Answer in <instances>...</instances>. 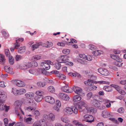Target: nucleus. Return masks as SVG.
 Returning <instances> with one entry per match:
<instances>
[{"label":"nucleus","mask_w":126,"mask_h":126,"mask_svg":"<svg viewBox=\"0 0 126 126\" xmlns=\"http://www.w3.org/2000/svg\"><path fill=\"white\" fill-rule=\"evenodd\" d=\"M70 50L68 49H65L63 50L62 52L64 54H68L70 52Z\"/></svg>","instance_id":"09e8293b"},{"label":"nucleus","mask_w":126,"mask_h":126,"mask_svg":"<svg viewBox=\"0 0 126 126\" xmlns=\"http://www.w3.org/2000/svg\"><path fill=\"white\" fill-rule=\"evenodd\" d=\"M81 97L78 95H75L73 97V101L74 102H77L80 100Z\"/></svg>","instance_id":"c756f323"},{"label":"nucleus","mask_w":126,"mask_h":126,"mask_svg":"<svg viewBox=\"0 0 126 126\" xmlns=\"http://www.w3.org/2000/svg\"><path fill=\"white\" fill-rule=\"evenodd\" d=\"M84 118L87 120L86 122L91 123L94 121V118L93 116L91 115H84Z\"/></svg>","instance_id":"9b49d317"},{"label":"nucleus","mask_w":126,"mask_h":126,"mask_svg":"<svg viewBox=\"0 0 126 126\" xmlns=\"http://www.w3.org/2000/svg\"><path fill=\"white\" fill-rule=\"evenodd\" d=\"M22 104V102L21 101L17 100L16 101L15 103V111L16 113L17 114V115L18 116L20 117V119H22V117L20 116V115L18 113V112L21 111L22 114H24V112L22 110L21 107Z\"/></svg>","instance_id":"f257e3e1"},{"label":"nucleus","mask_w":126,"mask_h":126,"mask_svg":"<svg viewBox=\"0 0 126 126\" xmlns=\"http://www.w3.org/2000/svg\"><path fill=\"white\" fill-rule=\"evenodd\" d=\"M8 61L10 65H12L14 63V59L12 56H9L8 57Z\"/></svg>","instance_id":"cd10ccee"},{"label":"nucleus","mask_w":126,"mask_h":126,"mask_svg":"<svg viewBox=\"0 0 126 126\" xmlns=\"http://www.w3.org/2000/svg\"><path fill=\"white\" fill-rule=\"evenodd\" d=\"M91 103L92 105L95 107H99L100 106V103L97 100L94 99L91 101Z\"/></svg>","instance_id":"2eb2a0df"},{"label":"nucleus","mask_w":126,"mask_h":126,"mask_svg":"<svg viewBox=\"0 0 126 126\" xmlns=\"http://www.w3.org/2000/svg\"><path fill=\"white\" fill-rule=\"evenodd\" d=\"M5 126H7V124L8 122V119L6 118H5L4 119Z\"/></svg>","instance_id":"680f3d73"},{"label":"nucleus","mask_w":126,"mask_h":126,"mask_svg":"<svg viewBox=\"0 0 126 126\" xmlns=\"http://www.w3.org/2000/svg\"><path fill=\"white\" fill-rule=\"evenodd\" d=\"M89 88H90V91L93 90V89H96L97 88L96 86L94 85L92 86H90Z\"/></svg>","instance_id":"0e129e2a"},{"label":"nucleus","mask_w":126,"mask_h":126,"mask_svg":"<svg viewBox=\"0 0 126 126\" xmlns=\"http://www.w3.org/2000/svg\"><path fill=\"white\" fill-rule=\"evenodd\" d=\"M33 57L35 60H37L40 59V56L38 55H36L33 56Z\"/></svg>","instance_id":"4d7b16f0"},{"label":"nucleus","mask_w":126,"mask_h":126,"mask_svg":"<svg viewBox=\"0 0 126 126\" xmlns=\"http://www.w3.org/2000/svg\"><path fill=\"white\" fill-rule=\"evenodd\" d=\"M87 106V104L84 101H81L78 102V110L80 112H81L83 111L84 113L85 111H83V109H83V107H84L86 108Z\"/></svg>","instance_id":"7ed1b4c3"},{"label":"nucleus","mask_w":126,"mask_h":126,"mask_svg":"<svg viewBox=\"0 0 126 126\" xmlns=\"http://www.w3.org/2000/svg\"><path fill=\"white\" fill-rule=\"evenodd\" d=\"M49 115L47 114H44L43 117V120H44V121H47L49 120Z\"/></svg>","instance_id":"4c0bfd02"},{"label":"nucleus","mask_w":126,"mask_h":126,"mask_svg":"<svg viewBox=\"0 0 126 126\" xmlns=\"http://www.w3.org/2000/svg\"><path fill=\"white\" fill-rule=\"evenodd\" d=\"M6 59L4 56L2 54H0V64H4L6 62Z\"/></svg>","instance_id":"aec40b11"},{"label":"nucleus","mask_w":126,"mask_h":126,"mask_svg":"<svg viewBox=\"0 0 126 126\" xmlns=\"http://www.w3.org/2000/svg\"><path fill=\"white\" fill-rule=\"evenodd\" d=\"M48 91L51 93H53L55 91V89L54 87L52 86L49 87L48 88Z\"/></svg>","instance_id":"c9c22d12"},{"label":"nucleus","mask_w":126,"mask_h":126,"mask_svg":"<svg viewBox=\"0 0 126 126\" xmlns=\"http://www.w3.org/2000/svg\"><path fill=\"white\" fill-rule=\"evenodd\" d=\"M78 109L76 107L74 106H73L71 108L68 107L65 110L66 113L68 115H70L73 113L75 114H77L78 113Z\"/></svg>","instance_id":"f03ea898"},{"label":"nucleus","mask_w":126,"mask_h":126,"mask_svg":"<svg viewBox=\"0 0 126 126\" xmlns=\"http://www.w3.org/2000/svg\"><path fill=\"white\" fill-rule=\"evenodd\" d=\"M97 110L95 108L92 107L89 108L88 110L86 108H84L83 111H85L84 113H87L88 111L90 112L95 113L96 112Z\"/></svg>","instance_id":"ddd939ff"},{"label":"nucleus","mask_w":126,"mask_h":126,"mask_svg":"<svg viewBox=\"0 0 126 126\" xmlns=\"http://www.w3.org/2000/svg\"><path fill=\"white\" fill-rule=\"evenodd\" d=\"M103 89L106 91L110 92L112 91V88L109 86H105L103 87Z\"/></svg>","instance_id":"c85d7f7f"},{"label":"nucleus","mask_w":126,"mask_h":126,"mask_svg":"<svg viewBox=\"0 0 126 126\" xmlns=\"http://www.w3.org/2000/svg\"><path fill=\"white\" fill-rule=\"evenodd\" d=\"M5 53L7 57H9V56H10V53L8 49H5Z\"/></svg>","instance_id":"de8ad7c7"},{"label":"nucleus","mask_w":126,"mask_h":126,"mask_svg":"<svg viewBox=\"0 0 126 126\" xmlns=\"http://www.w3.org/2000/svg\"><path fill=\"white\" fill-rule=\"evenodd\" d=\"M42 119L38 122L39 126H45V121Z\"/></svg>","instance_id":"f704fd0d"},{"label":"nucleus","mask_w":126,"mask_h":126,"mask_svg":"<svg viewBox=\"0 0 126 126\" xmlns=\"http://www.w3.org/2000/svg\"><path fill=\"white\" fill-rule=\"evenodd\" d=\"M25 95L27 98L31 99L33 98L34 94L32 92H29L25 94Z\"/></svg>","instance_id":"b1692460"},{"label":"nucleus","mask_w":126,"mask_h":126,"mask_svg":"<svg viewBox=\"0 0 126 126\" xmlns=\"http://www.w3.org/2000/svg\"><path fill=\"white\" fill-rule=\"evenodd\" d=\"M61 66V64L58 62L55 63V67L58 70L60 68Z\"/></svg>","instance_id":"58836bf2"},{"label":"nucleus","mask_w":126,"mask_h":126,"mask_svg":"<svg viewBox=\"0 0 126 126\" xmlns=\"http://www.w3.org/2000/svg\"><path fill=\"white\" fill-rule=\"evenodd\" d=\"M84 83L86 85L90 86L94 84V81L90 79H88L87 80L84 81Z\"/></svg>","instance_id":"dca6fc26"},{"label":"nucleus","mask_w":126,"mask_h":126,"mask_svg":"<svg viewBox=\"0 0 126 126\" xmlns=\"http://www.w3.org/2000/svg\"><path fill=\"white\" fill-rule=\"evenodd\" d=\"M98 70L100 74L104 76L108 75L109 74V71L105 69L100 68L98 69Z\"/></svg>","instance_id":"1a4fd4ad"},{"label":"nucleus","mask_w":126,"mask_h":126,"mask_svg":"<svg viewBox=\"0 0 126 126\" xmlns=\"http://www.w3.org/2000/svg\"><path fill=\"white\" fill-rule=\"evenodd\" d=\"M19 42H18V40H16V43L15 44V48L18 49V47H20V46L19 45Z\"/></svg>","instance_id":"37998d69"},{"label":"nucleus","mask_w":126,"mask_h":126,"mask_svg":"<svg viewBox=\"0 0 126 126\" xmlns=\"http://www.w3.org/2000/svg\"><path fill=\"white\" fill-rule=\"evenodd\" d=\"M58 96L60 99L65 101L68 100L69 99V96L67 94L64 93H60L59 94Z\"/></svg>","instance_id":"0eeeda50"},{"label":"nucleus","mask_w":126,"mask_h":126,"mask_svg":"<svg viewBox=\"0 0 126 126\" xmlns=\"http://www.w3.org/2000/svg\"><path fill=\"white\" fill-rule=\"evenodd\" d=\"M86 60H87L88 61H91L92 60V57L90 55H88L87 56H86Z\"/></svg>","instance_id":"6e6d98bb"},{"label":"nucleus","mask_w":126,"mask_h":126,"mask_svg":"<svg viewBox=\"0 0 126 126\" xmlns=\"http://www.w3.org/2000/svg\"><path fill=\"white\" fill-rule=\"evenodd\" d=\"M56 106L59 107H60L61 106V103L60 101L59 100L56 101Z\"/></svg>","instance_id":"052dcab7"},{"label":"nucleus","mask_w":126,"mask_h":126,"mask_svg":"<svg viewBox=\"0 0 126 126\" xmlns=\"http://www.w3.org/2000/svg\"><path fill=\"white\" fill-rule=\"evenodd\" d=\"M73 123L77 126H83V125L81 123L79 122L78 121H73Z\"/></svg>","instance_id":"e433bc0d"},{"label":"nucleus","mask_w":126,"mask_h":126,"mask_svg":"<svg viewBox=\"0 0 126 126\" xmlns=\"http://www.w3.org/2000/svg\"><path fill=\"white\" fill-rule=\"evenodd\" d=\"M15 126H24V124L21 122H19L16 123Z\"/></svg>","instance_id":"e2e57ef3"},{"label":"nucleus","mask_w":126,"mask_h":126,"mask_svg":"<svg viewBox=\"0 0 126 126\" xmlns=\"http://www.w3.org/2000/svg\"><path fill=\"white\" fill-rule=\"evenodd\" d=\"M24 121L27 124H31L32 123L31 120L32 118L31 117H29L28 118H24Z\"/></svg>","instance_id":"7c9ffc66"},{"label":"nucleus","mask_w":126,"mask_h":126,"mask_svg":"<svg viewBox=\"0 0 126 126\" xmlns=\"http://www.w3.org/2000/svg\"><path fill=\"white\" fill-rule=\"evenodd\" d=\"M28 103L30 104V105H32V107H29L27 108V110L30 111H34L36 109V105L35 104L34 100L32 99H31L29 101Z\"/></svg>","instance_id":"423d86ee"},{"label":"nucleus","mask_w":126,"mask_h":126,"mask_svg":"<svg viewBox=\"0 0 126 126\" xmlns=\"http://www.w3.org/2000/svg\"><path fill=\"white\" fill-rule=\"evenodd\" d=\"M48 115L49 120L50 121H53L55 119V116L54 114L53 113H51L49 114Z\"/></svg>","instance_id":"bb28decb"},{"label":"nucleus","mask_w":126,"mask_h":126,"mask_svg":"<svg viewBox=\"0 0 126 126\" xmlns=\"http://www.w3.org/2000/svg\"><path fill=\"white\" fill-rule=\"evenodd\" d=\"M14 82L16 85L20 87H22L25 86V83L24 82L21 80H15Z\"/></svg>","instance_id":"4468645a"},{"label":"nucleus","mask_w":126,"mask_h":126,"mask_svg":"<svg viewBox=\"0 0 126 126\" xmlns=\"http://www.w3.org/2000/svg\"><path fill=\"white\" fill-rule=\"evenodd\" d=\"M69 56L66 55L61 56L59 58L57 61L59 63H66L69 60Z\"/></svg>","instance_id":"39448f33"},{"label":"nucleus","mask_w":126,"mask_h":126,"mask_svg":"<svg viewBox=\"0 0 126 126\" xmlns=\"http://www.w3.org/2000/svg\"><path fill=\"white\" fill-rule=\"evenodd\" d=\"M41 66L45 70H47L49 69L50 68V65L46 61L44 62H42L41 64Z\"/></svg>","instance_id":"6e6552de"},{"label":"nucleus","mask_w":126,"mask_h":126,"mask_svg":"<svg viewBox=\"0 0 126 126\" xmlns=\"http://www.w3.org/2000/svg\"><path fill=\"white\" fill-rule=\"evenodd\" d=\"M5 71L8 73L13 74L14 72L12 71V69L9 66H5L4 67Z\"/></svg>","instance_id":"f3484780"},{"label":"nucleus","mask_w":126,"mask_h":126,"mask_svg":"<svg viewBox=\"0 0 126 126\" xmlns=\"http://www.w3.org/2000/svg\"><path fill=\"white\" fill-rule=\"evenodd\" d=\"M47 43H48L47 45H46V47L47 48H49L50 47L52 46L53 43H52L50 42L49 43L48 42H47Z\"/></svg>","instance_id":"864d4df0"},{"label":"nucleus","mask_w":126,"mask_h":126,"mask_svg":"<svg viewBox=\"0 0 126 126\" xmlns=\"http://www.w3.org/2000/svg\"><path fill=\"white\" fill-rule=\"evenodd\" d=\"M60 107H59L58 106H54L53 108V109L54 110H56L58 112H59L60 111L59 108Z\"/></svg>","instance_id":"bf43d9fd"},{"label":"nucleus","mask_w":126,"mask_h":126,"mask_svg":"<svg viewBox=\"0 0 126 126\" xmlns=\"http://www.w3.org/2000/svg\"><path fill=\"white\" fill-rule=\"evenodd\" d=\"M31 64V63H25L22 66L21 69L23 70H25L30 67H32V65Z\"/></svg>","instance_id":"a211bd4d"},{"label":"nucleus","mask_w":126,"mask_h":126,"mask_svg":"<svg viewBox=\"0 0 126 126\" xmlns=\"http://www.w3.org/2000/svg\"><path fill=\"white\" fill-rule=\"evenodd\" d=\"M116 90L119 93H120L122 95H124L126 94L125 92L123 90L121 89H117Z\"/></svg>","instance_id":"49530a36"},{"label":"nucleus","mask_w":126,"mask_h":126,"mask_svg":"<svg viewBox=\"0 0 126 126\" xmlns=\"http://www.w3.org/2000/svg\"><path fill=\"white\" fill-rule=\"evenodd\" d=\"M102 115L104 118H107L110 116L109 112L107 111H104L102 113Z\"/></svg>","instance_id":"a878e982"},{"label":"nucleus","mask_w":126,"mask_h":126,"mask_svg":"<svg viewBox=\"0 0 126 126\" xmlns=\"http://www.w3.org/2000/svg\"><path fill=\"white\" fill-rule=\"evenodd\" d=\"M73 89L75 92L81 96H83L85 94L82 89L76 86H74L73 87Z\"/></svg>","instance_id":"20e7f679"},{"label":"nucleus","mask_w":126,"mask_h":126,"mask_svg":"<svg viewBox=\"0 0 126 126\" xmlns=\"http://www.w3.org/2000/svg\"><path fill=\"white\" fill-rule=\"evenodd\" d=\"M6 97V95L5 93L0 89V100H4V99Z\"/></svg>","instance_id":"412c9836"},{"label":"nucleus","mask_w":126,"mask_h":126,"mask_svg":"<svg viewBox=\"0 0 126 126\" xmlns=\"http://www.w3.org/2000/svg\"><path fill=\"white\" fill-rule=\"evenodd\" d=\"M79 57L81 58L86 60V55L84 54H80L79 55Z\"/></svg>","instance_id":"13d9d810"},{"label":"nucleus","mask_w":126,"mask_h":126,"mask_svg":"<svg viewBox=\"0 0 126 126\" xmlns=\"http://www.w3.org/2000/svg\"><path fill=\"white\" fill-rule=\"evenodd\" d=\"M37 85L39 87H43L45 85V83L44 82H40L37 83Z\"/></svg>","instance_id":"c03bdc74"},{"label":"nucleus","mask_w":126,"mask_h":126,"mask_svg":"<svg viewBox=\"0 0 126 126\" xmlns=\"http://www.w3.org/2000/svg\"><path fill=\"white\" fill-rule=\"evenodd\" d=\"M103 53L102 51L100 50H95L92 52V53L95 56H97Z\"/></svg>","instance_id":"473e14b6"},{"label":"nucleus","mask_w":126,"mask_h":126,"mask_svg":"<svg viewBox=\"0 0 126 126\" xmlns=\"http://www.w3.org/2000/svg\"><path fill=\"white\" fill-rule=\"evenodd\" d=\"M110 56L111 58L117 62H121L122 61V59L117 55H111Z\"/></svg>","instance_id":"6ab92c4d"},{"label":"nucleus","mask_w":126,"mask_h":126,"mask_svg":"<svg viewBox=\"0 0 126 126\" xmlns=\"http://www.w3.org/2000/svg\"><path fill=\"white\" fill-rule=\"evenodd\" d=\"M12 92L14 94L16 95H19V90L15 88H13Z\"/></svg>","instance_id":"72a5a7b5"},{"label":"nucleus","mask_w":126,"mask_h":126,"mask_svg":"<svg viewBox=\"0 0 126 126\" xmlns=\"http://www.w3.org/2000/svg\"><path fill=\"white\" fill-rule=\"evenodd\" d=\"M26 92V90L24 89H20L19 90V95H21L25 93Z\"/></svg>","instance_id":"a19ab883"},{"label":"nucleus","mask_w":126,"mask_h":126,"mask_svg":"<svg viewBox=\"0 0 126 126\" xmlns=\"http://www.w3.org/2000/svg\"><path fill=\"white\" fill-rule=\"evenodd\" d=\"M4 100H0V110H3L5 109V105L3 104Z\"/></svg>","instance_id":"393cba45"},{"label":"nucleus","mask_w":126,"mask_h":126,"mask_svg":"<svg viewBox=\"0 0 126 126\" xmlns=\"http://www.w3.org/2000/svg\"><path fill=\"white\" fill-rule=\"evenodd\" d=\"M92 93L91 92H90L88 93L87 94V96L88 98L90 99L91 98L92 95Z\"/></svg>","instance_id":"69168bd1"},{"label":"nucleus","mask_w":126,"mask_h":126,"mask_svg":"<svg viewBox=\"0 0 126 126\" xmlns=\"http://www.w3.org/2000/svg\"><path fill=\"white\" fill-rule=\"evenodd\" d=\"M44 93L43 92L41 91H36V95H41L43 96Z\"/></svg>","instance_id":"ea45409f"},{"label":"nucleus","mask_w":126,"mask_h":126,"mask_svg":"<svg viewBox=\"0 0 126 126\" xmlns=\"http://www.w3.org/2000/svg\"><path fill=\"white\" fill-rule=\"evenodd\" d=\"M120 83L122 84L126 85V80H121Z\"/></svg>","instance_id":"774afa93"},{"label":"nucleus","mask_w":126,"mask_h":126,"mask_svg":"<svg viewBox=\"0 0 126 126\" xmlns=\"http://www.w3.org/2000/svg\"><path fill=\"white\" fill-rule=\"evenodd\" d=\"M43 98V96L36 95L34 98V99L37 102H40L42 100Z\"/></svg>","instance_id":"5701e85b"},{"label":"nucleus","mask_w":126,"mask_h":126,"mask_svg":"<svg viewBox=\"0 0 126 126\" xmlns=\"http://www.w3.org/2000/svg\"><path fill=\"white\" fill-rule=\"evenodd\" d=\"M62 91L67 93H71L73 92L72 89L68 86H63L62 87Z\"/></svg>","instance_id":"9d476101"},{"label":"nucleus","mask_w":126,"mask_h":126,"mask_svg":"<svg viewBox=\"0 0 126 126\" xmlns=\"http://www.w3.org/2000/svg\"><path fill=\"white\" fill-rule=\"evenodd\" d=\"M25 51V47H22L19 48L18 50V51L20 53H23Z\"/></svg>","instance_id":"2f4dec72"},{"label":"nucleus","mask_w":126,"mask_h":126,"mask_svg":"<svg viewBox=\"0 0 126 126\" xmlns=\"http://www.w3.org/2000/svg\"><path fill=\"white\" fill-rule=\"evenodd\" d=\"M45 101L51 104H53L55 102L54 99L50 96H47L45 97Z\"/></svg>","instance_id":"f8f14e48"},{"label":"nucleus","mask_w":126,"mask_h":126,"mask_svg":"<svg viewBox=\"0 0 126 126\" xmlns=\"http://www.w3.org/2000/svg\"><path fill=\"white\" fill-rule=\"evenodd\" d=\"M118 111L120 113H122L124 112V109L123 108L121 107L118 110Z\"/></svg>","instance_id":"603ef678"},{"label":"nucleus","mask_w":126,"mask_h":126,"mask_svg":"<svg viewBox=\"0 0 126 126\" xmlns=\"http://www.w3.org/2000/svg\"><path fill=\"white\" fill-rule=\"evenodd\" d=\"M59 77L61 79L63 80L66 79V76L63 74H59Z\"/></svg>","instance_id":"a18cd8bd"},{"label":"nucleus","mask_w":126,"mask_h":126,"mask_svg":"<svg viewBox=\"0 0 126 126\" xmlns=\"http://www.w3.org/2000/svg\"><path fill=\"white\" fill-rule=\"evenodd\" d=\"M42 44V43L41 42H40L38 43H37L36 44L32 45V47L33 48L32 50H33L35 49L38 48L39 46H41Z\"/></svg>","instance_id":"4be33fe9"},{"label":"nucleus","mask_w":126,"mask_h":126,"mask_svg":"<svg viewBox=\"0 0 126 126\" xmlns=\"http://www.w3.org/2000/svg\"><path fill=\"white\" fill-rule=\"evenodd\" d=\"M5 87L4 82L0 81V87Z\"/></svg>","instance_id":"338daca9"},{"label":"nucleus","mask_w":126,"mask_h":126,"mask_svg":"<svg viewBox=\"0 0 126 126\" xmlns=\"http://www.w3.org/2000/svg\"><path fill=\"white\" fill-rule=\"evenodd\" d=\"M89 47L90 49L91 50H94L96 48V47L93 45L90 44L89 45Z\"/></svg>","instance_id":"8fccbe9b"},{"label":"nucleus","mask_w":126,"mask_h":126,"mask_svg":"<svg viewBox=\"0 0 126 126\" xmlns=\"http://www.w3.org/2000/svg\"><path fill=\"white\" fill-rule=\"evenodd\" d=\"M29 72L31 74L34 75H36V74L35 72V70L34 69H31L29 70Z\"/></svg>","instance_id":"3c124183"},{"label":"nucleus","mask_w":126,"mask_h":126,"mask_svg":"<svg viewBox=\"0 0 126 126\" xmlns=\"http://www.w3.org/2000/svg\"><path fill=\"white\" fill-rule=\"evenodd\" d=\"M50 121H47L46 123L47 126H53V124Z\"/></svg>","instance_id":"5fc2aeb1"},{"label":"nucleus","mask_w":126,"mask_h":126,"mask_svg":"<svg viewBox=\"0 0 126 126\" xmlns=\"http://www.w3.org/2000/svg\"><path fill=\"white\" fill-rule=\"evenodd\" d=\"M22 58V56L17 55L16 56L15 59L16 61H18L21 60Z\"/></svg>","instance_id":"79ce46f5"}]
</instances>
